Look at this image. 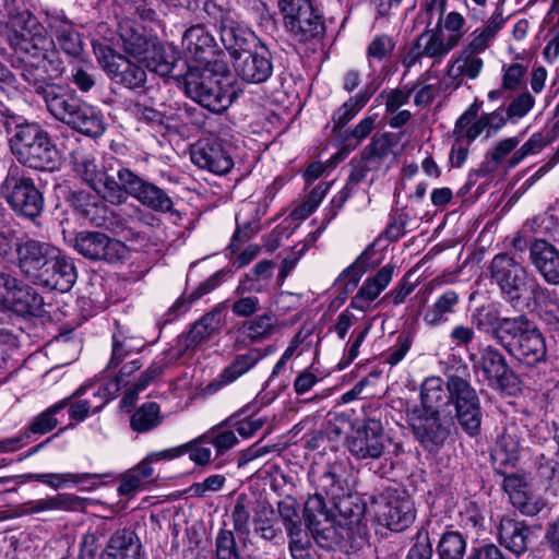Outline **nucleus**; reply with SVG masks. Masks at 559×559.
I'll use <instances>...</instances> for the list:
<instances>
[{"label": "nucleus", "mask_w": 559, "mask_h": 559, "mask_svg": "<svg viewBox=\"0 0 559 559\" xmlns=\"http://www.w3.org/2000/svg\"><path fill=\"white\" fill-rule=\"evenodd\" d=\"M419 399V405L406 407V419L426 451H439L456 430V424L469 437L479 435L483 409L468 379L459 374H449L445 382L440 377L426 378Z\"/></svg>", "instance_id": "f257e3e1"}, {"label": "nucleus", "mask_w": 559, "mask_h": 559, "mask_svg": "<svg viewBox=\"0 0 559 559\" xmlns=\"http://www.w3.org/2000/svg\"><path fill=\"white\" fill-rule=\"evenodd\" d=\"M0 135L8 138L12 155L24 167L55 171L60 157L48 131L9 108L0 109Z\"/></svg>", "instance_id": "f03ea898"}, {"label": "nucleus", "mask_w": 559, "mask_h": 559, "mask_svg": "<svg viewBox=\"0 0 559 559\" xmlns=\"http://www.w3.org/2000/svg\"><path fill=\"white\" fill-rule=\"evenodd\" d=\"M331 506L326 522L308 528L316 544L345 554L357 551L365 543L366 503L357 495L344 493Z\"/></svg>", "instance_id": "7ed1b4c3"}, {"label": "nucleus", "mask_w": 559, "mask_h": 559, "mask_svg": "<svg viewBox=\"0 0 559 559\" xmlns=\"http://www.w3.org/2000/svg\"><path fill=\"white\" fill-rule=\"evenodd\" d=\"M40 98L47 111L71 129L91 138L105 132L102 114L84 103L70 86L57 83Z\"/></svg>", "instance_id": "20e7f679"}, {"label": "nucleus", "mask_w": 559, "mask_h": 559, "mask_svg": "<svg viewBox=\"0 0 559 559\" xmlns=\"http://www.w3.org/2000/svg\"><path fill=\"white\" fill-rule=\"evenodd\" d=\"M489 274L499 287L502 299L514 309L532 310V304L544 287L532 273L507 253L492 258Z\"/></svg>", "instance_id": "39448f33"}, {"label": "nucleus", "mask_w": 559, "mask_h": 559, "mask_svg": "<svg viewBox=\"0 0 559 559\" xmlns=\"http://www.w3.org/2000/svg\"><path fill=\"white\" fill-rule=\"evenodd\" d=\"M227 72L223 61H215L213 66L189 67L183 74L187 96L210 111L222 112L236 97L229 83H223Z\"/></svg>", "instance_id": "423d86ee"}, {"label": "nucleus", "mask_w": 559, "mask_h": 559, "mask_svg": "<svg viewBox=\"0 0 559 559\" xmlns=\"http://www.w3.org/2000/svg\"><path fill=\"white\" fill-rule=\"evenodd\" d=\"M386 409L380 405L362 407V417L352 425V432L347 436L348 452L358 461L380 460L391 443L385 433L384 419Z\"/></svg>", "instance_id": "0eeeda50"}, {"label": "nucleus", "mask_w": 559, "mask_h": 559, "mask_svg": "<svg viewBox=\"0 0 559 559\" xmlns=\"http://www.w3.org/2000/svg\"><path fill=\"white\" fill-rule=\"evenodd\" d=\"M0 194L17 214L35 219L44 210V197L31 177L17 165H11L0 185Z\"/></svg>", "instance_id": "6e6552de"}, {"label": "nucleus", "mask_w": 559, "mask_h": 559, "mask_svg": "<svg viewBox=\"0 0 559 559\" xmlns=\"http://www.w3.org/2000/svg\"><path fill=\"white\" fill-rule=\"evenodd\" d=\"M284 28L302 44L321 38L325 33L324 17L311 0H278Z\"/></svg>", "instance_id": "1a4fd4ad"}, {"label": "nucleus", "mask_w": 559, "mask_h": 559, "mask_svg": "<svg viewBox=\"0 0 559 559\" xmlns=\"http://www.w3.org/2000/svg\"><path fill=\"white\" fill-rule=\"evenodd\" d=\"M518 319L501 347L520 364L535 367L546 360L545 338L525 313L518 314Z\"/></svg>", "instance_id": "9d476101"}, {"label": "nucleus", "mask_w": 559, "mask_h": 559, "mask_svg": "<svg viewBox=\"0 0 559 559\" xmlns=\"http://www.w3.org/2000/svg\"><path fill=\"white\" fill-rule=\"evenodd\" d=\"M71 159L76 176L82 178L103 199L110 203L119 201L121 192L118 173L120 169H124V166L119 164H110L108 167L99 166L93 154L85 152H74Z\"/></svg>", "instance_id": "9b49d317"}, {"label": "nucleus", "mask_w": 559, "mask_h": 559, "mask_svg": "<svg viewBox=\"0 0 559 559\" xmlns=\"http://www.w3.org/2000/svg\"><path fill=\"white\" fill-rule=\"evenodd\" d=\"M93 50L97 62L115 84L131 91L145 87L147 74L140 62L130 60L106 44H94Z\"/></svg>", "instance_id": "f8f14e48"}, {"label": "nucleus", "mask_w": 559, "mask_h": 559, "mask_svg": "<svg viewBox=\"0 0 559 559\" xmlns=\"http://www.w3.org/2000/svg\"><path fill=\"white\" fill-rule=\"evenodd\" d=\"M379 522L394 532L408 528L416 518L413 500L405 490L388 487L373 498Z\"/></svg>", "instance_id": "ddd939ff"}, {"label": "nucleus", "mask_w": 559, "mask_h": 559, "mask_svg": "<svg viewBox=\"0 0 559 559\" xmlns=\"http://www.w3.org/2000/svg\"><path fill=\"white\" fill-rule=\"evenodd\" d=\"M119 189L121 195L119 201H112V204H121L131 195L143 206L155 212H170L174 203L169 194L155 183L140 177L131 169L124 167L119 170Z\"/></svg>", "instance_id": "4468645a"}, {"label": "nucleus", "mask_w": 559, "mask_h": 559, "mask_svg": "<svg viewBox=\"0 0 559 559\" xmlns=\"http://www.w3.org/2000/svg\"><path fill=\"white\" fill-rule=\"evenodd\" d=\"M0 305L20 317H41L44 297L28 284L0 272Z\"/></svg>", "instance_id": "2eb2a0df"}, {"label": "nucleus", "mask_w": 559, "mask_h": 559, "mask_svg": "<svg viewBox=\"0 0 559 559\" xmlns=\"http://www.w3.org/2000/svg\"><path fill=\"white\" fill-rule=\"evenodd\" d=\"M28 55L22 68V78L28 84V88L41 97L56 84L53 80L62 74V61L55 51L48 52L41 47Z\"/></svg>", "instance_id": "dca6fc26"}, {"label": "nucleus", "mask_w": 559, "mask_h": 559, "mask_svg": "<svg viewBox=\"0 0 559 559\" xmlns=\"http://www.w3.org/2000/svg\"><path fill=\"white\" fill-rule=\"evenodd\" d=\"M316 492L308 497L305 502L302 519L308 528L326 522L328 503L332 504L345 493L343 481L335 472L328 469L314 479Z\"/></svg>", "instance_id": "f3484780"}, {"label": "nucleus", "mask_w": 559, "mask_h": 559, "mask_svg": "<svg viewBox=\"0 0 559 559\" xmlns=\"http://www.w3.org/2000/svg\"><path fill=\"white\" fill-rule=\"evenodd\" d=\"M8 38L15 50L29 53L45 43V28L28 10L10 9L7 21Z\"/></svg>", "instance_id": "a211bd4d"}, {"label": "nucleus", "mask_w": 559, "mask_h": 559, "mask_svg": "<svg viewBox=\"0 0 559 559\" xmlns=\"http://www.w3.org/2000/svg\"><path fill=\"white\" fill-rule=\"evenodd\" d=\"M469 359L475 368L481 370L484 378L492 388L508 393L518 389L519 378L497 347L486 345L479 349L478 358L475 354H471Z\"/></svg>", "instance_id": "6ab92c4d"}, {"label": "nucleus", "mask_w": 559, "mask_h": 559, "mask_svg": "<svg viewBox=\"0 0 559 559\" xmlns=\"http://www.w3.org/2000/svg\"><path fill=\"white\" fill-rule=\"evenodd\" d=\"M401 134L385 132L374 134L370 143L362 150L358 158L350 160L348 180L357 186L368 173L378 171L383 160L389 156L391 148L399 144Z\"/></svg>", "instance_id": "aec40b11"}, {"label": "nucleus", "mask_w": 559, "mask_h": 559, "mask_svg": "<svg viewBox=\"0 0 559 559\" xmlns=\"http://www.w3.org/2000/svg\"><path fill=\"white\" fill-rule=\"evenodd\" d=\"M74 250L91 261L114 263L126 258L127 246L100 231H80L73 239Z\"/></svg>", "instance_id": "412c9836"}, {"label": "nucleus", "mask_w": 559, "mask_h": 559, "mask_svg": "<svg viewBox=\"0 0 559 559\" xmlns=\"http://www.w3.org/2000/svg\"><path fill=\"white\" fill-rule=\"evenodd\" d=\"M461 38L462 34H451L447 39H443L439 22L436 29H426L417 37L414 46L403 58L402 63L405 68L411 69L424 57L439 62L457 46Z\"/></svg>", "instance_id": "4be33fe9"}, {"label": "nucleus", "mask_w": 559, "mask_h": 559, "mask_svg": "<svg viewBox=\"0 0 559 559\" xmlns=\"http://www.w3.org/2000/svg\"><path fill=\"white\" fill-rule=\"evenodd\" d=\"M273 56L264 43L259 41L255 47L235 57L233 68L237 76L243 82L261 84L266 82L273 73Z\"/></svg>", "instance_id": "5701e85b"}, {"label": "nucleus", "mask_w": 559, "mask_h": 559, "mask_svg": "<svg viewBox=\"0 0 559 559\" xmlns=\"http://www.w3.org/2000/svg\"><path fill=\"white\" fill-rule=\"evenodd\" d=\"M57 249L51 243L36 239H26L15 243L16 265L21 274L28 282L34 283Z\"/></svg>", "instance_id": "b1692460"}, {"label": "nucleus", "mask_w": 559, "mask_h": 559, "mask_svg": "<svg viewBox=\"0 0 559 559\" xmlns=\"http://www.w3.org/2000/svg\"><path fill=\"white\" fill-rule=\"evenodd\" d=\"M76 278L73 260L57 249L33 284L66 293L72 288Z\"/></svg>", "instance_id": "393cba45"}, {"label": "nucleus", "mask_w": 559, "mask_h": 559, "mask_svg": "<svg viewBox=\"0 0 559 559\" xmlns=\"http://www.w3.org/2000/svg\"><path fill=\"white\" fill-rule=\"evenodd\" d=\"M192 162L215 175H226L234 166L229 147L218 139H203L191 153Z\"/></svg>", "instance_id": "a878e982"}, {"label": "nucleus", "mask_w": 559, "mask_h": 559, "mask_svg": "<svg viewBox=\"0 0 559 559\" xmlns=\"http://www.w3.org/2000/svg\"><path fill=\"white\" fill-rule=\"evenodd\" d=\"M215 25L219 31L224 47L231 57V61L235 60V57L245 53V51L259 44L254 33L241 26L228 12L219 10V16L216 19Z\"/></svg>", "instance_id": "bb28decb"}, {"label": "nucleus", "mask_w": 559, "mask_h": 559, "mask_svg": "<svg viewBox=\"0 0 559 559\" xmlns=\"http://www.w3.org/2000/svg\"><path fill=\"white\" fill-rule=\"evenodd\" d=\"M182 46L188 55L201 66H213L217 45L213 35L201 24L189 27L182 37Z\"/></svg>", "instance_id": "cd10ccee"}, {"label": "nucleus", "mask_w": 559, "mask_h": 559, "mask_svg": "<svg viewBox=\"0 0 559 559\" xmlns=\"http://www.w3.org/2000/svg\"><path fill=\"white\" fill-rule=\"evenodd\" d=\"M530 260L546 283L559 285V250L552 243L535 238L530 243Z\"/></svg>", "instance_id": "c85d7f7f"}, {"label": "nucleus", "mask_w": 559, "mask_h": 559, "mask_svg": "<svg viewBox=\"0 0 559 559\" xmlns=\"http://www.w3.org/2000/svg\"><path fill=\"white\" fill-rule=\"evenodd\" d=\"M518 320V316L501 317L497 309H476L471 314L472 325L486 333L500 346H502Z\"/></svg>", "instance_id": "c756f323"}, {"label": "nucleus", "mask_w": 559, "mask_h": 559, "mask_svg": "<svg viewBox=\"0 0 559 559\" xmlns=\"http://www.w3.org/2000/svg\"><path fill=\"white\" fill-rule=\"evenodd\" d=\"M141 542L138 535L129 530H117L108 539L99 559H140Z\"/></svg>", "instance_id": "7c9ffc66"}, {"label": "nucleus", "mask_w": 559, "mask_h": 559, "mask_svg": "<svg viewBox=\"0 0 559 559\" xmlns=\"http://www.w3.org/2000/svg\"><path fill=\"white\" fill-rule=\"evenodd\" d=\"M498 535L500 544L519 556L532 543L533 532L525 522L506 516L500 521Z\"/></svg>", "instance_id": "2f4dec72"}, {"label": "nucleus", "mask_w": 559, "mask_h": 559, "mask_svg": "<svg viewBox=\"0 0 559 559\" xmlns=\"http://www.w3.org/2000/svg\"><path fill=\"white\" fill-rule=\"evenodd\" d=\"M484 61L477 55L461 50L450 62L447 76L451 80L450 85L456 90L464 83V79L475 80L479 76Z\"/></svg>", "instance_id": "473e14b6"}, {"label": "nucleus", "mask_w": 559, "mask_h": 559, "mask_svg": "<svg viewBox=\"0 0 559 559\" xmlns=\"http://www.w3.org/2000/svg\"><path fill=\"white\" fill-rule=\"evenodd\" d=\"M141 63L160 76L179 78L181 73H177L176 68L178 63L185 62L178 59L171 50H167L160 43L154 40Z\"/></svg>", "instance_id": "72a5a7b5"}, {"label": "nucleus", "mask_w": 559, "mask_h": 559, "mask_svg": "<svg viewBox=\"0 0 559 559\" xmlns=\"http://www.w3.org/2000/svg\"><path fill=\"white\" fill-rule=\"evenodd\" d=\"M253 531L267 542H272L282 534L277 514L267 501H260L253 508Z\"/></svg>", "instance_id": "f704fd0d"}, {"label": "nucleus", "mask_w": 559, "mask_h": 559, "mask_svg": "<svg viewBox=\"0 0 559 559\" xmlns=\"http://www.w3.org/2000/svg\"><path fill=\"white\" fill-rule=\"evenodd\" d=\"M374 92L376 87L367 86L336 109L332 116V131L336 133L345 127L365 107Z\"/></svg>", "instance_id": "c9c22d12"}, {"label": "nucleus", "mask_w": 559, "mask_h": 559, "mask_svg": "<svg viewBox=\"0 0 559 559\" xmlns=\"http://www.w3.org/2000/svg\"><path fill=\"white\" fill-rule=\"evenodd\" d=\"M459 295L454 290H447L440 295L431 307H429L423 317L424 322L431 326H438L448 321V316L455 312L459 304Z\"/></svg>", "instance_id": "e433bc0d"}, {"label": "nucleus", "mask_w": 559, "mask_h": 559, "mask_svg": "<svg viewBox=\"0 0 559 559\" xmlns=\"http://www.w3.org/2000/svg\"><path fill=\"white\" fill-rule=\"evenodd\" d=\"M114 528V521L99 518L90 527L81 542V551L78 559H95L100 540L105 538Z\"/></svg>", "instance_id": "4c0bfd02"}, {"label": "nucleus", "mask_w": 559, "mask_h": 559, "mask_svg": "<svg viewBox=\"0 0 559 559\" xmlns=\"http://www.w3.org/2000/svg\"><path fill=\"white\" fill-rule=\"evenodd\" d=\"M265 356L260 348H251L246 354L237 355L222 371L219 379L223 384H229L247 373Z\"/></svg>", "instance_id": "58836bf2"}, {"label": "nucleus", "mask_w": 559, "mask_h": 559, "mask_svg": "<svg viewBox=\"0 0 559 559\" xmlns=\"http://www.w3.org/2000/svg\"><path fill=\"white\" fill-rule=\"evenodd\" d=\"M276 322V317L273 313H263L245 321L239 326L238 333L246 336L251 343H260L273 334Z\"/></svg>", "instance_id": "ea45409f"}, {"label": "nucleus", "mask_w": 559, "mask_h": 559, "mask_svg": "<svg viewBox=\"0 0 559 559\" xmlns=\"http://www.w3.org/2000/svg\"><path fill=\"white\" fill-rule=\"evenodd\" d=\"M222 324V314L218 309L205 313L191 326L186 342L187 346H195L216 333Z\"/></svg>", "instance_id": "a19ab883"}, {"label": "nucleus", "mask_w": 559, "mask_h": 559, "mask_svg": "<svg viewBox=\"0 0 559 559\" xmlns=\"http://www.w3.org/2000/svg\"><path fill=\"white\" fill-rule=\"evenodd\" d=\"M531 311H536L540 320L550 328H559V298L548 288L543 287L536 301L532 304Z\"/></svg>", "instance_id": "79ce46f5"}, {"label": "nucleus", "mask_w": 559, "mask_h": 559, "mask_svg": "<svg viewBox=\"0 0 559 559\" xmlns=\"http://www.w3.org/2000/svg\"><path fill=\"white\" fill-rule=\"evenodd\" d=\"M144 346L142 340L133 336H127L123 332L118 331L112 335L111 357L107 368H116L130 354L141 350Z\"/></svg>", "instance_id": "37998d69"}, {"label": "nucleus", "mask_w": 559, "mask_h": 559, "mask_svg": "<svg viewBox=\"0 0 559 559\" xmlns=\"http://www.w3.org/2000/svg\"><path fill=\"white\" fill-rule=\"evenodd\" d=\"M154 40L133 27H126L121 33L123 51L138 62H141Z\"/></svg>", "instance_id": "c03bdc74"}, {"label": "nucleus", "mask_w": 559, "mask_h": 559, "mask_svg": "<svg viewBox=\"0 0 559 559\" xmlns=\"http://www.w3.org/2000/svg\"><path fill=\"white\" fill-rule=\"evenodd\" d=\"M304 524H306L304 522ZM288 548L293 559H317L313 539L307 525L304 528L288 533Z\"/></svg>", "instance_id": "a18cd8bd"}, {"label": "nucleus", "mask_w": 559, "mask_h": 559, "mask_svg": "<svg viewBox=\"0 0 559 559\" xmlns=\"http://www.w3.org/2000/svg\"><path fill=\"white\" fill-rule=\"evenodd\" d=\"M521 445L516 435L504 432L496 442L492 457L502 465H514L520 459Z\"/></svg>", "instance_id": "49530a36"}, {"label": "nucleus", "mask_w": 559, "mask_h": 559, "mask_svg": "<svg viewBox=\"0 0 559 559\" xmlns=\"http://www.w3.org/2000/svg\"><path fill=\"white\" fill-rule=\"evenodd\" d=\"M162 423L159 405L155 402L144 403L131 416L130 426L132 430L143 433L147 432Z\"/></svg>", "instance_id": "de8ad7c7"}, {"label": "nucleus", "mask_w": 559, "mask_h": 559, "mask_svg": "<svg viewBox=\"0 0 559 559\" xmlns=\"http://www.w3.org/2000/svg\"><path fill=\"white\" fill-rule=\"evenodd\" d=\"M466 549V540L459 532L444 533L438 545L439 559H463Z\"/></svg>", "instance_id": "09e8293b"}, {"label": "nucleus", "mask_w": 559, "mask_h": 559, "mask_svg": "<svg viewBox=\"0 0 559 559\" xmlns=\"http://www.w3.org/2000/svg\"><path fill=\"white\" fill-rule=\"evenodd\" d=\"M56 28V38L61 49L69 56H79L82 51L80 34L67 21H60Z\"/></svg>", "instance_id": "8fccbe9b"}, {"label": "nucleus", "mask_w": 559, "mask_h": 559, "mask_svg": "<svg viewBox=\"0 0 559 559\" xmlns=\"http://www.w3.org/2000/svg\"><path fill=\"white\" fill-rule=\"evenodd\" d=\"M215 559H242L233 531L221 528L214 540Z\"/></svg>", "instance_id": "3c124183"}, {"label": "nucleus", "mask_w": 559, "mask_h": 559, "mask_svg": "<svg viewBox=\"0 0 559 559\" xmlns=\"http://www.w3.org/2000/svg\"><path fill=\"white\" fill-rule=\"evenodd\" d=\"M69 400H70V397L56 403L55 405L49 407L47 411H45L44 413H41L40 415L35 417L33 423L29 426V430L27 431V432H29V436L32 433L44 435V433H47L50 430H52L58 424L57 419L55 418V415L59 411L63 409L64 407H67L69 405Z\"/></svg>", "instance_id": "603ef678"}, {"label": "nucleus", "mask_w": 559, "mask_h": 559, "mask_svg": "<svg viewBox=\"0 0 559 559\" xmlns=\"http://www.w3.org/2000/svg\"><path fill=\"white\" fill-rule=\"evenodd\" d=\"M251 504L247 495L240 493L237 497L231 512L233 526L237 533H249V521L253 511Z\"/></svg>", "instance_id": "864d4df0"}, {"label": "nucleus", "mask_w": 559, "mask_h": 559, "mask_svg": "<svg viewBox=\"0 0 559 559\" xmlns=\"http://www.w3.org/2000/svg\"><path fill=\"white\" fill-rule=\"evenodd\" d=\"M277 511L287 534L304 528L305 524H302L298 513V503L294 498L286 497L281 500L277 504Z\"/></svg>", "instance_id": "5fc2aeb1"}, {"label": "nucleus", "mask_w": 559, "mask_h": 559, "mask_svg": "<svg viewBox=\"0 0 559 559\" xmlns=\"http://www.w3.org/2000/svg\"><path fill=\"white\" fill-rule=\"evenodd\" d=\"M68 200L82 215L92 223H97L94 214L97 212L99 205L102 207H104V205L100 204L94 195L86 191H71Z\"/></svg>", "instance_id": "6e6d98bb"}, {"label": "nucleus", "mask_w": 559, "mask_h": 559, "mask_svg": "<svg viewBox=\"0 0 559 559\" xmlns=\"http://www.w3.org/2000/svg\"><path fill=\"white\" fill-rule=\"evenodd\" d=\"M521 142V136H512L500 140L492 150L486 155V166L488 170H495L506 160V157L516 148Z\"/></svg>", "instance_id": "4d7b16f0"}, {"label": "nucleus", "mask_w": 559, "mask_h": 559, "mask_svg": "<svg viewBox=\"0 0 559 559\" xmlns=\"http://www.w3.org/2000/svg\"><path fill=\"white\" fill-rule=\"evenodd\" d=\"M28 479H34L36 481L46 484L55 489H59L63 487L67 483H73L79 484L84 480L90 479L91 477H98L97 475H91V474H55V473H48V474H38V475H31L27 476Z\"/></svg>", "instance_id": "13d9d810"}, {"label": "nucleus", "mask_w": 559, "mask_h": 559, "mask_svg": "<svg viewBox=\"0 0 559 559\" xmlns=\"http://www.w3.org/2000/svg\"><path fill=\"white\" fill-rule=\"evenodd\" d=\"M373 253L374 250L372 246L366 248L365 251L355 260V262L342 272L340 280L345 276H350L348 285L356 287L362 274L372 267L370 259L372 258Z\"/></svg>", "instance_id": "bf43d9fd"}, {"label": "nucleus", "mask_w": 559, "mask_h": 559, "mask_svg": "<svg viewBox=\"0 0 559 559\" xmlns=\"http://www.w3.org/2000/svg\"><path fill=\"white\" fill-rule=\"evenodd\" d=\"M546 142L540 133H534L520 148L514 151L513 155L507 160V167L513 168L519 165L526 156L538 153Z\"/></svg>", "instance_id": "052dcab7"}, {"label": "nucleus", "mask_w": 559, "mask_h": 559, "mask_svg": "<svg viewBox=\"0 0 559 559\" xmlns=\"http://www.w3.org/2000/svg\"><path fill=\"white\" fill-rule=\"evenodd\" d=\"M376 123L374 117L364 118L354 129L346 130L342 135L343 141L349 150H354L365 140L373 130Z\"/></svg>", "instance_id": "680f3d73"}, {"label": "nucleus", "mask_w": 559, "mask_h": 559, "mask_svg": "<svg viewBox=\"0 0 559 559\" xmlns=\"http://www.w3.org/2000/svg\"><path fill=\"white\" fill-rule=\"evenodd\" d=\"M510 499L521 513L527 516L536 515L546 506L545 501L540 497L526 496L524 491L511 493Z\"/></svg>", "instance_id": "e2e57ef3"}, {"label": "nucleus", "mask_w": 559, "mask_h": 559, "mask_svg": "<svg viewBox=\"0 0 559 559\" xmlns=\"http://www.w3.org/2000/svg\"><path fill=\"white\" fill-rule=\"evenodd\" d=\"M432 544L428 531L421 528L415 536L405 559H432Z\"/></svg>", "instance_id": "0e129e2a"}, {"label": "nucleus", "mask_w": 559, "mask_h": 559, "mask_svg": "<svg viewBox=\"0 0 559 559\" xmlns=\"http://www.w3.org/2000/svg\"><path fill=\"white\" fill-rule=\"evenodd\" d=\"M381 292L382 289L373 281L368 278L353 297L350 306L355 309L366 311V304L373 301Z\"/></svg>", "instance_id": "69168bd1"}, {"label": "nucleus", "mask_w": 559, "mask_h": 559, "mask_svg": "<svg viewBox=\"0 0 559 559\" xmlns=\"http://www.w3.org/2000/svg\"><path fill=\"white\" fill-rule=\"evenodd\" d=\"M133 110L139 121L144 122L153 128L163 127L166 124L165 114L154 107L141 103H135Z\"/></svg>", "instance_id": "338daca9"}, {"label": "nucleus", "mask_w": 559, "mask_h": 559, "mask_svg": "<svg viewBox=\"0 0 559 559\" xmlns=\"http://www.w3.org/2000/svg\"><path fill=\"white\" fill-rule=\"evenodd\" d=\"M395 47V43L392 37L388 35H379L372 39L369 44L367 53L369 58L377 59L379 61L391 56Z\"/></svg>", "instance_id": "774afa93"}]
</instances>
